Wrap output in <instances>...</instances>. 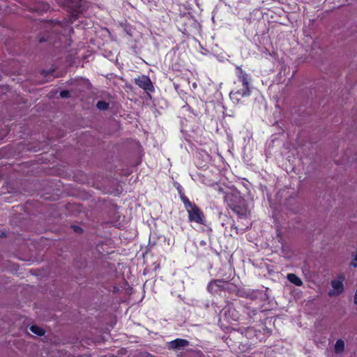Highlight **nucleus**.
<instances>
[{"label":"nucleus","mask_w":357,"mask_h":357,"mask_svg":"<svg viewBox=\"0 0 357 357\" xmlns=\"http://www.w3.org/2000/svg\"><path fill=\"white\" fill-rule=\"evenodd\" d=\"M73 229H74V231H77V232H78V231H79L81 230V228L79 227H78V226H74Z\"/></svg>","instance_id":"a211bd4d"},{"label":"nucleus","mask_w":357,"mask_h":357,"mask_svg":"<svg viewBox=\"0 0 357 357\" xmlns=\"http://www.w3.org/2000/svg\"><path fill=\"white\" fill-rule=\"evenodd\" d=\"M188 344V341L183 339H176L170 342L171 347L174 349H181L186 347Z\"/></svg>","instance_id":"9d476101"},{"label":"nucleus","mask_w":357,"mask_h":357,"mask_svg":"<svg viewBox=\"0 0 357 357\" xmlns=\"http://www.w3.org/2000/svg\"><path fill=\"white\" fill-rule=\"evenodd\" d=\"M236 207L234 208L233 211L239 216V217H247L249 214V210L248 208L247 204L244 199L241 197L239 201L236 202Z\"/></svg>","instance_id":"423d86ee"},{"label":"nucleus","mask_w":357,"mask_h":357,"mask_svg":"<svg viewBox=\"0 0 357 357\" xmlns=\"http://www.w3.org/2000/svg\"><path fill=\"white\" fill-rule=\"evenodd\" d=\"M96 106L100 110H105L108 108L109 105L105 101L100 100L97 102Z\"/></svg>","instance_id":"4468645a"},{"label":"nucleus","mask_w":357,"mask_h":357,"mask_svg":"<svg viewBox=\"0 0 357 357\" xmlns=\"http://www.w3.org/2000/svg\"><path fill=\"white\" fill-rule=\"evenodd\" d=\"M30 331L32 333H33L34 334L40 335V336L44 335V333H45V331L42 328L38 327L37 326H34V325L31 326L30 327Z\"/></svg>","instance_id":"f8f14e48"},{"label":"nucleus","mask_w":357,"mask_h":357,"mask_svg":"<svg viewBox=\"0 0 357 357\" xmlns=\"http://www.w3.org/2000/svg\"><path fill=\"white\" fill-rule=\"evenodd\" d=\"M241 197V194L237 190H231L226 193L225 196V201L227 205L233 210L236 207V202L239 201Z\"/></svg>","instance_id":"20e7f679"},{"label":"nucleus","mask_w":357,"mask_h":357,"mask_svg":"<svg viewBox=\"0 0 357 357\" xmlns=\"http://www.w3.org/2000/svg\"><path fill=\"white\" fill-rule=\"evenodd\" d=\"M289 281L291 283L294 284L296 286H301L303 284V282L297 275L294 273H289L287 276Z\"/></svg>","instance_id":"9b49d317"},{"label":"nucleus","mask_w":357,"mask_h":357,"mask_svg":"<svg viewBox=\"0 0 357 357\" xmlns=\"http://www.w3.org/2000/svg\"><path fill=\"white\" fill-rule=\"evenodd\" d=\"M344 349V342L342 340H338L335 344V350L336 352H342Z\"/></svg>","instance_id":"ddd939ff"},{"label":"nucleus","mask_w":357,"mask_h":357,"mask_svg":"<svg viewBox=\"0 0 357 357\" xmlns=\"http://www.w3.org/2000/svg\"><path fill=\"white\" fill-rule=\"evenodd\" d=\"M182 201H183V203L185 206V208H186V210H188L189 208H190L192 206H195V204H192L189 199L188 198H186L185 197H182Z\"/></svg>","instance_id":"2eb2a0df"},{"label":"nucleus","mask_w":357,"mask_h":357,"mask_svg":"<svg viewBox=\"0 0 357 357\" xmlns=\"http://www.w3.org/2000/svg\"><path fill=\"white\" fill-rule=\"evenodd\" d=\"M236 207L234 208L233 211L239 216V217H247L249 214V210L248 208L247 204L244 199L241 197L239 201L236 202Z\"/></svg>","instance_id":"39448f33"},{"label":"nucleus","mask_w":357,"mask_h":357,"mask_svg":"<svg viewBox=\"0 0 357 357\" xmlns=\"http://www.w3.org/2000/svg\"><path fill=\"white\" fill-rule=\"evenodd\" d=\"M188 219L190 222H195L200 225L204 224V215L203 212L196 206H192L187 210Z\"/></svg>","instance_id":"7ed1b4c3"},{"label":"nucleus","mask_w":357,"mask_h":357,"mask_svg":"<svg viewBox=\"0 0 357 357\" xmlns=\"http://www.w3.org/2000/svg\"><path fill=\"white\" fill-rule=\"evenodd\" d=\"M225 317L230 320L237 321L239 319V313L235 309V307L231 305L227 304L225 307L222 310Z\"/></svg>","instance_id":"6e6552de"},{"label":"nucleus","mask_w":357,"mask_h":357,"mask_svg":"<svg viewBox=\"0 0 357 357\" xmlns=\"http://www.w3.org/2000/svg\"><path fill=\"white\" fill-rule=\"evenodd\" d=\"M135 83L142 89L147 91H153V86L150 78L146 75H142L135 79Z\"/></svg>","instance_id":"0eeeda50"},{"label":"nucleus","mask_w":357,"mask_h":357,"mask_svg":"<svg viewBox=\"0 0 357 357\" xmlns=\"http://www.w3.org/2000/svg\"><path fill=\"white\" fill-rule=\"evenodd\" d=\"M237 76L240 82H242L243 89L232 91L230 93V98L234 100L238 101L240 98L250 96L249 78L248 74L241 68L237 67Z\"/></svg>","instance_id":"f257e3e1"},{"label":"nucleus","mask_w":357,"mask_h":357,"mask_svg":"<svg viewBox=\"0 0 357 357\" xmlns=\"http://www.w3.org/2000/svg\"><path fill=\"white\" fill-rule=\"evenodd\" d=\"M222 280H215L208 284V290L211 293H215L222 287Z\"/></svg>","instance_id":"1a4fd4ad"},{"label":"nucleus","mask_w":357,"mask_h":357,"mask_svg":"<svg viewBox=\"0 0 357 357\" xmlns=\"http://www.w3.org/2000/svg\"><path fill=\"white\" fill-rule=\"evenodd\" d=\"M60 96L62 98H68L70 96V92L68 91H62L60 93Z\"/></svg>","instance_id":"f3484780"},{"label":"nucleus","mask_w":357,"mask_h":357,"mask_svg":"<svg viewBox=\"0 0 357 357\" xmlns=\"http://www.w3.org/2000/svg\"><path fill=\"white\" fill-rule=\"evenodd\" d=\"M345 280V277L344 275L340 274L337 275V277L332 280L331 286L332 289L328 292V295L331 296H338L344 291V284L343 282Z\"/></svg>","instance_id":"f03ea898"},{"label":"nucleus","mask_w":357,"mask_h":357,"mask_svg":"<svg viewBox=\"0 0 357 357\" xmlns=\"http://www.w3.org/2000/svg\"><path fill=\"white\" fill-rule=\"evenodd\" d=\"M246 313L250 316H254L257 314V310H252V311L250 310L249 307H247Z\"/></svg>","instance_id":"dca6fc26"}]
</instances>
